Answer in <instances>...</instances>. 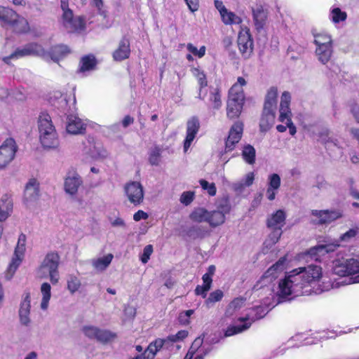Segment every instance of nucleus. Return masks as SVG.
<instances>
[{"label": "nucleus", "mask_w": 359, "mask_h": 359, "mask_svg": "<svg viewBox=\"0 0 359 359\" xmlns=\"http://www.w3.org/2000/svg\"><path fill=\"white\" fill-rule=\"evenodd\" d=\"M322 276V268L318 265L310 264L295 269L279 283V295L287 297L290 294H311L313 284L320 280Z\"/></svg>", "instance_id": "obj_1"}, {"label": "nucleus", "mask_w": 359, "mask_h": 359, "mask_svg": "<svg viewBox=\"0 0 359 359\" xmlns=\"http://www.w3.org/2000/svg\"><path fill=\"white\" fill-rule=\"evenodd\" d=\"M245 85V79L238 77L237 82L229 90L226 102V116L229 119L236 118L241 114L245 100L243 87Z\"/></svg>", "instance_id": "obj_2"}, {"label": "nucleus", "mask_w": 359, "mask_h": 359, "mask_svg": "<svg viewBox=\"0 0 359 359\" xmlns=\"http://www.w3.org/2000/svg\"><path fill=\"white\" fill-rule=\"evenodd\" d=\"M38 127L39 140L43 147L46 149H57L60 144L58 135L49 114L46 113L40 114Z\"/></svg>", "instance_id": "obj_3"}, {"label": "nucleus", "mask_w": 359, "mask_h": 359, "mask_svg": "<svg viewBox=\"0 0 359 359\" xmlns=\"http://www.w3.org/2000/svg\"><path fill=\"white\" fill-rule=\"evenodd\" d=\"M333 271L335 274L345 277L340 283L343 285L359 283V275L350 277L351 275L359 273V260L348 259L345 260H336L334 263Z\"/></svg>", "instance_id": "obj_4"}, {"label": "nucleus", "mask_w": 359, "mask_h": 359, "mask_svg": "<svg viewBox=\"0 0 359 359\" xmlns=\"http://www.w3.org/2000/svg\"><path fill=\"white\" fill-rule=\"evenodd\" d=\"M60 256L55 252H50L46 255L37 269V274L41 278H49L53 284L59 280L58 267Z\"/></svg>", "instance_id": "obj_5"}, {"label": "nucleus", "mask_w": 359, "mask_h": 359, "mask_svg": "<svg viewBox=\"0 0 359 359\" xmlns=\"http://www.w3.org/2000/svg\"><path fill=\"white\" fill-rule=\"evenodd\" d=\"M358 233L359 226H355L341 234L339 239L334 243L319 245L311 248L309 251V254L311 256H313L315 259H317L318 258L316 257V256H321L325 254L334 252L340 246V242L349 243L355 238Z\"/></svg>", "instance_id": "obj_6"}, {"label": "nucleus", "mask_w": 359, "mask_h": 359, "mask_svg": "<svg viewBox=\"0 0 359 359\" xmlns=\"http://www.w3.org/2000/svg\"><path fill=\"white\" fill-rule=\"evenodd\" d=\"M0 20L11 25L15 32H26L29 30L27 20L11 8L0 7Z\"/></svg>", "instance_id": "obj_7"}, {"label": "nucleus", "mask_w": 359, "mask_h": 359, "mask_svg": "<svg viewBox=\"0 0 359 359\" xmlns=\"http://www.w3.org/2000/svg\"><path fill=\"white\" fill-rule=\"evenodd\" d=\"M265 315V310L262 306H257L255 309H251L249 310V312L246 314L245 317L240 318L238 319L241 322L249 321L248 323H245L244 325L241 326H232L229 327L225 332L226 337H230L233 334L242 332L244 330L248 329L252 322H254L258 319L263 318Z\"/></svg>", "instance_id": "obj_8"}, {"label": "nucleus", "mask_w": 359, "mask_h": 359, "mask_svg": "<svg viewBox=\"0 0 359 359\" xmlns=\"http://www.w3.org/2000/svg\"><path fill=\"white\" fill-rule=\"evenodd\" d=\"M29 55H37L44 58L48 56L43 48L40 45L36 43H30L26 45L22 48L17 49L11 55L4 57L3 60L6 63L8 64L11 59L19 58Z\"/></svg>", "instance_id": "obj_9"}, {"label": "nucleus", "mask_w": 359, "mask_h": 359, "mask_svg": "<svg viewBox=\"0 0 359 359\" xmlns=\"http://www.w3.org/2000/svg\"><path fill=\"white\" fill-rule=\"evenodd\" d=\"M61 23L68 32H81L85 28L83 18L81 16H74L72 10L62 13Z\"/></svg>", "instance_id": "obj_10"}, {"label": "nucleus", "mask_w": 359, "mask_h": 359, "mask_svg": "<svg viewBox=\"0 0 359 359\" xmlns=\"http://www.w3.org/2000/svg\"><path fill=\"white\" fill-rule=\"evenodd\" d=\"M26 245V236L24 233H20L18 237L17 245L15 249L14 255L12 258L11 262L8 269V273L10 276H6L8 279H10L18 267L20 266L24 257Z\"/></svg>", "instance_id": "obj_11"}, {"label": "nucleus", "mask_w": 359, "mask_h": 359, "mask_svg": "<svg viewBox=\"0 0 359 359\" xmlns=\"http://www.w3.org/2000/svg\"><path fill=\"white\" fill-rule=\"evenodd\" d=\"M127 198L130 203L137 206L143 203L144 191L143 186L139 182H130L124 187Z\"/></svg>", "instance_id": "obj_12"}, {"label": "nucleus", "mask_w": 359, "mask_h": 359, "mask_svg": "<svg viewBox=\"0 0 359 359\" xmlns=\"http://www.w3.org/2000/svg\"><path fill=\"white\" fill-rule=\"evenodd\" d=\"M17 146L12 138L6 139L0 146V168H5L14 158Z\"/></svg>", "instance_id": "obj_13"}, {"label": "nucleus", "mask_w": 359, "mask_h": 359, "mask_svg": "<svg viewBox=\"0 0 359 359\" xmlns=\"http://www.w3.org/2000/svg\"><path fill=\"white\" fill-rule=\"evenodd\" d=\"M311 215L315 217L313 222L318 224H328L343 217L340 210H314Z\"/></svg>", "instance_id": "obj_14"}, {"label": "nucleus", "mask_w": 359, "mask_h": 359, "mask_svg": "<svg viewBox=\"0 0 359 359\" xmlns=\"http://www.w3.org/2000/svg\"><path fill=\"white\" fill-rule=\"evenodd\" d=\"M82 332L88 338L101 342H107L116 337L115 334L110 331L102 330L93 325L84 326L82 328Z\"/></svg>", "instance_id": "obj_15"}, {"label": "nucleus", "mask_w": 359, "mask_h": 359, "mask_svg": "<svg viewBox=\"0 0 359 359\" xmlns=\"http://www.w3.org/2000/svg\"><path fill=\"white\" fill-rule=\"evenodd\" d=\"M231 207L227 202L220 204L216 210L209 212L208 224L212 227L222 225L226 220V215L229 214Z\"/></svg>", "instance_id": "obj_16"}, {"label": "nucleus", "mask_w": 359, "mask_h": 359, "mask_svg": "<svg viewBox=\"0 0 359 359\" xmlns=\"http://www.w3.org/2000/svg\"><path fill=\"white\" fill-rule=\"evenodd\" d=\"M31 309V297L29 292H25L22 295V299L19 309L20 322L25 326L30 324L31 320L29 317Z\"/></svg>", "instance_id": "obj_17"}, {"label": "nucleus", "mask_w": 359, "mask_h": 359, "mask_svg": "<svg viewBox=\"0 0 359 359\" xmlns=\"http://www.w3.org/2000/svg\"><path fill=\"white\" fill-rule=\"evenodd\" d=\"M238 46L240 52L245 58H248L251 55L253 50V41L248 31L239 32Z\"/></svg>", "instance_id": "obj_18"}, {"label": "nucleus", "mask_w": 359, "mask_h": 359, "mask_svg": "<svg viewBox=\"0 0 359 359\" xmlns=\"http://www.w3.org/2000/svg\"><path fill=\"white\" fill-rule=\"evenodd\" d=\"M200 128L199 120L196 117L191 118L187 123V135L184 142V151L187 152L196 137Z\"/></svg>", "instance_id": "obj_19"}, {"label": "nucleus", "mask_w": 359, "mask_h": 359, "mask_svg": "<svg viewBox=\"0 0 359 359\" xmlns=\"http://www.w3.org/2000/svg\"><path fill=\"white\" fill-rule=\"evenodd\" d=\"M243 130V124L241 122H236L231 128L228 138L226 142V151L233 149L234 146L241 138Z\"/></svg>", "instance_id": "obj_20"}, {"label": "nucleus", "mask_w": 359, "mask_h": 359, "mask_svg": "<svg viewBox=\"0 0 359 359\" xmlns=\"http://www.w3.org/2000/svg\"><path fill=\"white\" fill-rule=\"evenodd\" d=\"M291 100L290 94L285 91L281 95L280 104V116L279 121L282 123L287 121V120H292V112L290 109V103Z\"/></svg>", "instance_id": "obj_21"}, {"label": "nucleus", "mask_w": 359, "mask_h": 359, "mask_svg": "<svg viewBox=\"0 0 359 359\" xmlns=\"http://www.w3.org/2000/svg\"><path fill=\"white\" fill-rule=\"evenodd\" d=\"M285 212L283 210H278L268 217L266 226L271 229L282 230L285 224Z\"/></svg>", "instance_id": "obj_22"}, {"label": "nucleus", "mask_w": 359, "mask_h": 359, "mask_svg": "<svg viewBox=\"0 0 359 359\" xmlns=\"http://www.w3.org/2000/svg\"><path fill=\"white\" fill-rule=\"evenodd\" d=\"M82 182L81 177L77 173L69 175L65 180L64 187L65 192L71 196L75 195Z\"/></svg>", "instance_id": "obj_23"}, {"label": "nucleus", "mask_w": 359, "mask_h": 359, "mask_svg": "<svg viewBox=\"0 0 359 359\" xmlns=\"http://www.w3.org/2000/svg\"><path fill=\"white\" fill-rule=\"evenodd\" d=\"M39 196V183L36 179H30L25 189L24 197L27 201H36Z\"/></svg>", "instance_id": "obj_24"}, {"label": "nucleus", "mask_w": 359, "mask_h": 359, "mask_svg": "<svg viewBox=\"0 0 359 359\" xmlns=\"http://www.w3.org/2000/svg\"><path fill=\"white\" fill-rule=\"evenodd\" d=\"M130 53V42L127 39L123 38L118 48L113 53V58L116 61H121L128 58Z\"/></svg>", "instance_id": "obj_25"}, {"label": "nucleus", "mask_w": 359, "mask_h": 359, "mask_svg": "<svg viewBox=\"0 0 359 359\" xmlns=\"http://www.w3.org/2000/svg\"><path fill=\"white\" fill-rule=\"evenodd\" d=\"M278 90L276 87L269 89L264 101V109L276 111L277 106Z\"/></svg>", "instance_id": "obj_26"}, {"label": "nucleus", "mask_w": 359, "mask_h": 359, "mask_svg": "<svg viewBox=\"0 0 359 359\" xmlns=\"http://www.w3.org/2000/svg\"><path fill=\"white\" fill-rule=\"evenodd\" d=\"M85 130L84 125L82 121L76 116L68 118L67 124V131L73 135L81 134Z\"/></svg>", "instance_id": "obj_27"}, {"label": "nucleus", "mask_w": 359, "mask_h": 359, "mask_svg": "<svg viewBox=\"0 0 359 359\" xmlns=\"http://www.w3.org/2000/svg\"><path fill=\"white\" fill-rule=\"evenodd\" d=\"M316 55L318 60L323 65L327 64L331 59L333 53L332 45L316 46Z\"/></svg>", "instance_id": "obj_28"}, {"label": "nucleus", "mask_w": 359, "mask_h": 359, "mask_svg": "<svg viewBox=\"0 0 359 359\" xmlns=\"http://www.w3.org/2000/svg\"><path fill=\"white\" fill-rule=\"evenodd\" d=\"M13 210V201L7 196H4L0 201V222L5 221Z\"/></svg>", "instance_id": "obj_29"}, {"label": "nucleus", "mask_w": 359, "mask_h": 359, "mask_svg": "<svg viewBox=\"0 0 359 359\" xmlns=\"http://www.w3.org/2000/svg\"><path fill=\"white\" fill-rule=\"evenodd\" d=\"M275 111L263 109L262 116L260 120V130L266 132L269 130L274 123Z\"/></svg>", "instance_id": "obj_30"}, {"label": "nucleus", "mask_w": 359, "mask_h": 359, "mask_svg": "<svg viewBox=\"0 0 359 359\" xmlns=\"http://www.w3.org/2000/svg\"><path fill=\"white\" fill-rule=\"evenodd\" d=\"M253 18L255 20V25L258 31L263 29L266 18V12L262 6H258L256 9H253Z\"/></svg>", "instance_id": "obj_31"}, {"label": "nucleus", "mask_w": 359, "mask_h": 359, "mask_svg": "<svg viewBox=\"0 0 359 359\" xmlns=\"http://www.w3.org/2000/svg\"><path fill=\"white\" fill-rule=\"evenodd\" d=\"M164 342L165 340L163 339H156L154 342H151L146 349H144L142 354L147 358V359H153L157 351L163 347Z\"/></svg>", "instance_id": "obj_32"}, {"label": "nucleus", "mask_w": 359, "mask_h": 359, "mask_svg": "<svg viewBox=\"0 0 359 359\" xmlns=\"http://www.w3.org/2000/svg\"><path fill=\"white\" fill-rule=\"evenodd\" d=\"M192 73L194 76L196 78L198 83L200 86L198 97L201 100H204L206 93H204L203 88L207 86L208 84L206 76L203 72L201 71L199 69L197 68H194L192 70Z\"/></svg>", "instance_id": "obj_33"}, {"label": "nucleus", "mask_w": 359, "mask_h": 359, "mask_svg": "<svg viewBox=\"0 0 359 359\" xmlns=\"http://www.w3.org/2000/svg\"><path fill=\"white\" fill-rule=\"evenodd\" d=\"M112 259L113 255L111 254H108L104 257L93 259L92 265L96 271H103L109 266Z\"/></svg>", "instance_id": "obj_34"}, {"label": "nucleus", "mask_w": 359, "mask_h": 359, "mask_svg": "<svg viewBox=\"0 0 359 359\" xmlns=\"http://www.w3.org/2000/svg\"><path fill=\"white\" fill-rule=\"evenodd\" d=\"M69 52L70 50L67 46L61 44L53 46L49 55L53 61L57 62L60 58L67 55Z\"/></svg>", "instance_id": "obj_35"}, {"label": "nucleus", "mask_w": 359, "mask_h": 359, "mask_svg": "<svg viewBox=\"0 0 359 359\" xmlns=\"http://www.w3.org/2000/svg\"><path fill=\"white\" fill-rule=\"evenodd\" d=\"M51 287L48 283H43L41 286V292L42 294V299L41 302V309L46 310L48 307V303L51 297L50 292Z\"/></svg>", "instance_id": "obj_36"}, {"label": "nucleus", "mask_w": 359, "mask_h": 359, "mask_svg": "<svg viewBox=\"0 0 359 359\" xmlns=\"http://www.w3.org/2000/svg\"><path fill=\"white\" fill-rule=\"evenodd\" d=\"M209 211L207 210L199 208L195 209L190 215V218L195 222H206L208 223Z\"/></svg>", "instance_id": "obj_37"}, {"label": "nucleus", "mask_w": 359, "mask_h": 359, "mask_svg": "<svg viewBox=\"0 0 359 359\" xmlns=\"http://www.w3.org/2000/svg\"><path fill=\"white\" fill-rule=\"evenodd\" d=\"M96 65V60L93 55H86L81 58L80 61V72L93 70Z\"/></svg>", "instance_id": "obj_38"}, {"label": "nucleus", "mask_w": 359, "mask_h": 359, "mask_svg": "<svg viewBox=\"0 0 359 359\" xmlns=\"http://www.w3.org/2000/svg\"><path fill=\"white\" fill-rule=\"evenodd\" d=\"M203 284L202 285H198L195 289V293L196 295H201L203 298H205L207 292L210 290L212 279L205 276L202 278Z\"/></svg>", "instance_id": "obj_39"}, {"label": "nucleus", "mask_w": 359, "mask_h": 359, "mask_svg": "<svg viewBox=\"0 0 359 359\" xmlns=\"http://www.w3.org/2000/svg\"><path fill=\"white\" fill-rule=\"evenodd\" d=\"M255 175L253 172H248L240 182L233 184V188L236 191H241L246 187L253 184Z\"/></svg>", "instance_id": "obj_40"}, {"label": "nucleus", "mask_w": 359, "mask_h": 359, "mask_svg": "<svg viewBox=\"0 0 359 359\" xmlns=\"http://www.w3.org/2000/svg\"><path fill=\"white\" fill-rule=\"evenodd\" d=\"M314 43L316 46L332 45V39L330 35L325 33L314 34Z\"/></svg>", "instance_id": "obj_41"}, {"label": "nucleus", "mask_w": 359, "mask_h": 359, "mask_svg": "<svg viewBox=\"0 0 359 359\" xmlns=\"http://www.w3.org/2000/svg\"><path fill=\"white\" fill-rule=\"evenodd\" d=\"M221 17H222L223 22L225 25H232V24L238 25V24L241 23V22H242V20L239 16L236 15L233 12L228 11V10H226L225 12H224L221 15Z\"/></svg>", "instance_id": "obj_42"}, {"label": "nucleus", "mask_w": 359, "mask_h": 359, "mask_svg": "<svg viewBox=\"0 0 359 359\" xmlns=\"http://www.w3.org/2000/svg\"><path fill=\"white\" fill-rule=\"evenodd\" d=\"M255 148L252 146L248 144L243 147L242 156L246 163L252 165L255 161Z\"/></svg>", "instance_id": "obj_43"}, {"label": "nucleus", "mask_w": 359, "mask_h": 359, "mask_svg": "<svg viewBox=\"0 0 359 359\" xmlns=\"http://www.w3.org/2000/svg\"><path fill=\"white\" fill-rule=\"evenodd\" d=\"M245 304V299L243 298L234 299L228 306L226 311L227 316H231L234 312L241 309Z\"/></svg>", "instance_id": "obj_44"}, {"label": "nucleus", "mask_w": 359, "mask_h": 359, "mask_svg": "<svg viewBox=\"0 0 359 359\" xmlns=\"http://www.w3.org/2000/svg\"><path fill=\"white\" fill-rule=\"evenodd\" d=\"M272 232L269 235L266 239L264 245L266 248H270L275 245L280 239L282 235V230L272 229Z\"/></svg>", "instance_id": "obj_45"}, {"label": "nucleus", "mask_w": 359, "mask_h": 359, "mask_svg": "<svg viewBox=\"0 0 359 359\" xmlns=\"http://www.w3.org/2000/svg\"><path fill=\"white\" fill-rule=\"evenodd\" d=\"M330 16L334 23L344 21L347 18L346 13L342 11L339 8H333L330 12Z\"/></svg>", "instance_id": "obj_46"}, {"label": "nucleus", "mask_w": 359, "mask_h": 359, "mask_svg": "<svg viewBox=\"0 0 359 359\" xmlns=\"http://www.w3.org/2000/svg\"><path fill=\"white\" fill-rule=\"evenodd\" d=\"M81 285L80 280L74 276H70L67 278V289L71 294H74L79 290Z\"/></svg>", "instance_id": "obj_47"}, {"label": "nucleus", "mask_w": 359, "mask_h": 359, "mask_svg": "<svg viewBox=\"0 0 359 359\" xmlns=\"http://www.w3.org/2000/svg\"><path fill=\"white\" fill-rule=\"evenodd\" d=\"M210 101L213 104V108L218 109L222 106L221 95L217 88H212L210 91Z\"/></svg>", "instance_id": "obj_48"}, {"label": "nucleus", "mask_w": 359, "mask_h": 359, "mask_svg": "<svg viewBox=\"0 0 359 359\" xmlns=\"http://www.w3.org/2000/svg\"><path fill=\"white\" fill-rule=\"evenodd\" d=\"M224 296V293L220 290L212 292L205 301V304L209 307L215 302H219Z\"/></svg>", "instance_id": "obj_49"}, {"label": "nucleus", "mask_w": 359, "mask_h": 359, "mask_svg": "<svg viewBox=\"0 0 359 359\" xmlns=\"http://www.w3.org/2000/svg\"><path fill=\"white\" fill-rule=\"evenodd\" d=\"M161 149L158 147L154 148L149 154V161L152 165H158L160 162Z\"/></svg>", "instance_id": "obj_50"}, {"label": "nucleus", "mask_w": 359, "mask_h": 359, "mask_svg": "<svg viewBox=\"0 0 359 359\" xmlns=\"http://www.w3.org/2000/svg\"><path fill=\"white\" fill-rule=\"evenodd\" d=\"M285 261V257L280 258L275 264L270 267L265 273L264 278L265 279L269 278V276L273 274V271L281 269Z\"/></svg>", "instance_id": "obj_51"}, {"label": "nucleus", "mask_w": 359, "mask_h": 359, "mask_svg": "<svg viewBox=\"0 0 359 359\" xmlns=\"http://www.w3.org/2000/svg\"><path fill=\"white\" fill-rule=\"evenodd\" d=\"M199 183L203 189L207 190L210 196H213L216 194L217 189L214 183L210 184L205 180H201Z\"/></svg>", "instance_id": "obj_52"}, {"label": "nucleus", "mask_w": 359, "mask_h": 359, "mask_svg": "<svg viewBox=\"0 0 359 359\" xmlns=\"http://www.w3.org/2000/svg\"><path fill=\"white\" fill-rule=\"evenodd\" d=\"M329 134L330 133L327 129L322 130V131H320L318 134V140L325 144V147H329L327 144L333 142V139L329 136Z\"/></svg>", "instance_id": "obj_53"}, {"label": "nucleus", "mask_w": 359, "mask_h": 359, "mask_svg": "<svg viewBox=\"0 0 359 359\" xmlns=\"http://www.w3.org/2000/svg\"><path fill=\"white\" fill-rule=\"evenodd\" d=\"M194 313V310L192 309L180 313L178 317L180 323L184 325H189L190 323L189 318Z\"/></svg>", "instance_id": "obj_54"}, {"label": "nucleus", "mask_w": 359, "mask_h": 359, "mask_svg": "<svg viewBox=\"0 0 359 359\" xmlns=\"http://www.w3.org/2000/svg\"><path fill=\"white\" fill-rule=\"evenodd\" d=\"M280 186V177L278 174H272L269 177V188L278 190Z\"/></svg>", "instance_id": "obj_55"}, {"label": "nucleus", "mask_w": 359, "mask_h": 359, "mask_svg": "<svg viewBox=\"0 0 359 359\" xmlns=\"http://www.w3.org/2000/svg\"><path fill=\"white\" fill-rule=\"evenodd\" d=\"M152 252L153 247L151 245H147L144 247L143 253L140 257V259L143 264H146L148 262Z\"/></svg>", "instance_id": "obj_56"}, {"label": "nucleus", "mask_w": 359, "mask_h": 359, "mask_svg": "<svg viewBox=\"0 0 359 359\" xmlns=\"http://www.w3.org/2000/svg\"><path fill=\"white\" fill-rule=\"evenodd\" d=\"M194 200V193L191 191L183 192L180 196V202L186 205L190 204Z\"/></svg>", "instance_id": "obj_57"}, {"label": "nucleus", "mask_w": 359, "mask_h": 359, "mask_svg": "<svg viewBox=\"0 0 359 359\" xmlns=\"http://www.w3.org/2000/svg\"><path fill=\"white\" fill-rule=\"evenodd\" d=\"M187 336L188 332L187 330H180L176 334L169 336L168 339L171 341L175 342L179 340L184 339Z\"/></svg>", "instance_id": "obj_58"}, {"label": "nucleus", "mask_w": 359, "mask_h": 359, "mask_svg": "<svg viewBox=\"0 0 359 359\" xmlns=\"http://www.w3.org/2000/svg\"><path fill=\"white\" fill-rule=\"evenodd\" d=\"M149 215L147 212L140 210L133 215V219L136 222H138L141 219H147Z\"/></svg>", "instance_id": "obj_59"}, {"label": "nucleus", "mask_w": 359, "mask_h": 359, "mask_svg": "<svg viewBox=\"0 0 359 359\" xmlns=\"http://www.w3.org/2000/svg\"><path fill=\"white\" fill-rule=\"evenodd\" d=\"M350 194L353 198L355 200V201L353 203V206L359 208V191L353 188H351L350 189Z\"/></svg>", "instance_id": "obj_60"}, {"label": "nucleus", "mask_w": 359, "mask_h": 359, "mask_svg": "<svg viewBox=\"0 0 359 359\" xmlns=\"http://www.w3.org/2000/svg\"><path fill=\"white\" fill-rule=\"evenodd\" d=\"M124 313L128 318H133L136 315V309L133 306H126L124 309Z\"/></svg>", "instance_id": "obj_61"}, {"label": "nucleus", "mask_w": 359, "mask_h": 359, "mask_svg": "<svg viewBox=\"0 0 359 359\" xmlns=\"http://www.w3.org/2000/svg\"><path fill=\"white\" fill-rule=\"evenodd\" d=\"M191 11L194 12L198 9V0H184Z\"/></svg>", "instance_id": "obj_62"}, {"label": "nucleus", "mask_w": 359, "mask_h": 359, "mask_svg": "<svg viewBox=\"0 0 359 359\" xmlns=\"http://www.w3.org/2000/svg\"><path fill=\"white\" fill-rule=\"evenodd\" d=\"M284 123L289 128V131L291 135H294L296 134L297 130L295 126L293 124L292 120H287V121L284 122Z\"/></svg>", "instance_id": "obj_63"}, {"label": "nucleus", "mask_w": 359, "mask_h": 359, "mask_svg": "<svg viewBox=\"0 0 359 359\" xmlns=\"http://www.w3.org/2000/svg\"><path fill=\"white\" fill-rule=\"evenodd\" d=\"M203 344V339L201 337L196 338L191 346V348L197 351Z\"/></svg>", "instance_id": "obj_64"}]
</instances>
